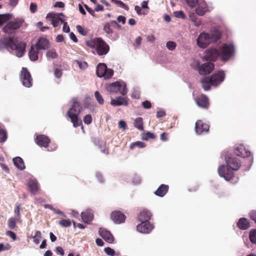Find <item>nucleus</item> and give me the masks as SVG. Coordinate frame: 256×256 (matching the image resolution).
<instances>
[{
  "instance_id": "29",
  "label": "nucleus",
  "mask_w": 256,
  "mask_h": 256,
  "mask_svg": "<svg viewBox=\"0 0 256 256\" xmlns=\"http://www.w3.org/2000/svg\"><path fill=\"white\" fill-rule=\"evenodd\" d=\"M201 84L202 88L205 90H208L210 88V86H212V81L210 77H205L202 78L201 80Z\"/></svg>"
},
{
  "instance_id": "22",
  "label": "nucleus",
  "mask_w": 256,
  "mask_h": 256,
  "mask_svg": "<svg viewBox=\"0 0 256 256\" xmlns=\"http://www.w3.org/2000/svg\"><path fill=\"white\" fill-rule=\"evenodd\" d=\"M196 6L197 7L196 9V13L198 16H204L208 10L207 4L204 2L200 0L198 2Z\"/></svg>"
},
{
  "instance_id": "35",
  "label": "nucleus",
  "mask_w": 256,
  "mask_h": 256,
  "mask_svg": "<svg viewBox=\"0 0 256 256\" xmlns=\"http://www.w3.org/2000/svg\"><path fill=\"white\" fill-rule=\"evenodd\" d=\"M134 126L135 128H138L139 130H143V122L142 118L140 117L137 118L134 122Z\"/></svg>"
},
{
  "instance_id": "51",
  "label": "nucleus",
  "mask_w": 256,
  "mask_h": 256,
  "mask_svg": "<svg viewBox=\"0 0 256 256\" xmlns=\"http://www.w3.org/2000/svg\"><path fill=\"white\" fill-rule=\"evenodd\" d=\"M104 251L108 255L110 256H114L115 254L114 250L110 247L106 248Z\"/></svg>"
},
{
  "instance_id": "46",
  "label": "nucleus",
  "mask_w": 256,
  "mask_h": 256,
  "mask_svg": "<svg viewBox=\"0 0 256 256\" xmlns=\"http://www.w3.org/2000/svg\"><path fill=\"white\" fill-rule=\"evenodd\" d=\"M156 138V136L154 133L147 132L143 136L142 138L145 140H148L149 139H154Z\"/></svg>"
},
{
  "instance_id": "41",
  "label": "nucleus",
  "mask_w": 256,
  "mask_h": 256,
  "mask_svg": "<svg viewBox=\"0 0 256 256\" xmlns=\"http://www.w3.org/2000/svg\"><path fill=\"white\" fill-rule=\"evenodd\" d=\"M58 54L54 49L49 50L46 53V57L52 59L56 58L58 57Z\"/></svg>"
},
{
  "instance_id": "36",
  "label": "nucleus",
  "mask_w": 256,
  "mask_h": 256,
  "mask_svg": "<svg viewBox=\"0 0 256 256\" xmlns=\"http://www.w3.org/2000/svg\"><path fill=\"white\" fill-rule=\"evenodd\" d=\"M11 14H0V26L8 21L11 18Z\"/></svg>"
},
{
  "instance_id": "49",
  "label": "nucleus",
  "mask_w": 256,
  "mask_h": 256,
  "mask_svg": "<svg viewBox=\"0 0 256 256\" xmlns=\"http://www.w3.org/2000/svg\"><path fill=\"white\" fill-rule=\"evenodd\" d=\"M60 22H64V20L61 18H57L55 20H52V24L54 28L58 27Z\"/></svg>"
},
{
  "instance_id": "59",
  "label": "nucleus",
  "mask_w": 256,
  "mask_h": 256,
  "mask_svg": "<svg viewBox=\"0 0 256 256\" xmlns=\"http://www.w3.org/2000/svg\"><path fill=\"white\" fill-rule=\"evenodd\" d=\"M118 127L120 128H123L124 130H126L127 128L126 122L122 120L119 121Z\"/></svg>"
},
{
  "instance_id": "53",
  "label": "nucleus",
  "mask_w": 256,
  "mask_h": 256,
  "mask_svg": "<svg viewBox=\"0 0 256 256\" xmlns=\"http://www.w3.org/2000/svg\"><path fill=\"white\" fill-rule=\"evenodd\" d=\"M14 212L16 216V218L20 220V204L16 205Z\"/></svg>"
},
{
  "instance_id": "58",
  "label": "nucleus",
  "mask_w": 256,
  "mask_h": 256,
  "mask_svg": "<svg viewBox=\"0 0 256 256\" xmlns=\"http://www.w3.org/2000/svg\"><path fill=\"white\" fill-rule=\"evenodd\" d=\"M117 21L118 22H122L123 24H126V18L125 16H119L117 18Z\"/></svg>"
},
{
  "instance_id": "38",
  "label": "nucleus",
  "mask_w": 256,
  "mask_h": 256,
  "mask_svg": "<svg viewBox=\"0 0 256 256\" xmlns=\"http://www.w3.org/2000/svg\"><path fill=\"white\" fill-rule=\"evenodd\" d=\"M8 138L7 132L5 130H0V142H4Z\"/></svg>"
},
{
  "instance_id": "56",
  "label": "nucleus",
  "mask_w": 256,
  "mask_h": 256,
  "mask_svg": "<svg viewBox=\"0 0 256 256\" xmlns=\"http://www.w3.org/2000/svg\"><path fill=\"white\" fill-rule=\"evenodd\" d=\"M57 18L58 16H56V14L54 12H49L46 16V19L51 18L52 20H55Z\"/></svg>"
},
{
  "instance_id": "62",
  "label": "nucleus",
  "mask_w": 256,
  "mask_h": 256,
  "mask_svg": "<svg viewBox=\"0 0 256 256\" xmlns=\"http://www.w3.org/2000/svg\"><path fill=\"white\" fill-rule=\"evenodd\" d=\"M250 218L256 222V210L252 211L249 214Z\"/></svg>"
},
{
  "instance_id": "43",
  "label": "nucleus",
  "mask_w": 256,
  "mask_h": 256,
  "mask_svg": "<svg viewBox=\"0 0 256 256\" xmlns=\"http://www.w3.org/2000/svg\"><path fill=\"white\" fill-rule=\"evenodd\" d=\"M250 240L254 244H256V230H252L250 232Z\"/></svg>"
},
{
  "instance_id": "25",
  "label": "nucleus",
  "mask_w": 256,
  "mask_h": 256,
  "mask_svg": "<svg viewBox=\"0 0 256 256\" xmlns=\"http://www.w3.org/2000/svg\"><path fill=\"white\" fill-rule=\"evenodd\" d=\"M35 46L39 50L47 49L49 46V41L45 38H40L38 39Z\"/></svg>"
},
{
  "instance_id": "18",
  "label": "nucleus",
  "mask_w": 256,
  "mask_h": 256,
  "mask_svg": "<svg viewBox=\"0 0 256 256\" xmlns=\"http://www.w3.org/2000/svg\"><path fill=\"white\" fill-rule=\"evenodd\" d=\"M111 219L116 224L124 222L126 216L120 211H114L111 214Z\"/></svg>"
},
{
  "instance_id": "45",
  "label": "nucleus",
  "mask_w": 256,
  "mask_h": 256,
  "mask_svg": "<svg viewBox=\"0 0 256 256\" xmlns=\"http://www.w3.org/2000/svg\"><path fill=\"white\" fill-rule=\"evenodd\" d=\"M114 74V70L110 68H108L106 67V70L105 74H104L103 77L105 79H108L110 78Z\"/></svg>"
},
{
  "instance_id": "27",
  "label": "nucleus",
  "mask_w": 256,
  "mask_h": 256,
  "mask_svg": "<svg viewBox=\"0 0 256 256\" xmlns=\"http://www.w3.org/2000/svg\"><path fill=\"white\" fill-rule=\"evenodd\" d=\"M168 185L162 184L154 192V194L158 196L162 197L168 192Z\"/></svg>"
},
{
  "instance_id": "55",
  "label": "nucleus",
  "mask_w": 256,
  "mask_h": 256,
  "mask_svg": "<svg viewBox=\"0 0 256 256\" xmlns=\"http://www.w3.org/2000/svg\"><path fill=\"white\" fill-rule=\"evenodd\" d=\"M142 105L144 108L146 109L150 108L152 106V104L148 100H145L142 102Z\"/></svg>"
},
{
  "instance_id": "52",
  "label": "nucleus",
  "mask_w": 256,
  "mask_h": 256,
  "mask_svg": "<svg viewBox=\"0 0 256 256\" xmlns=\"http://www.w3.org/2000/svg\"><path fill=\"white\" fill-rule=\"evenodd\" d=\"M187 4L191 8L195 7L200 2L198 0H186Z\"/></svg>"
},
{
  "instance_id": "50",
  "label": "nucleus",
  "mask_w": 256,
  "mask_h": 256,
  "mask_svg": "<svg viewBox=\"0 0 256 256\" xmlns=\"http://www.w3.org/2000/svg\"><path fill=\"white\" fill-rule=\"evenodd\" d=\"M84 122L86 124H89L92 123V118L90 114H86L84 118Z\"/></svg>"
},
{
  "instance_id": "48",
  "label": "nucleus",
  "mask_w": 256,
  "mask_h": 256,
  "mask_svg": "<svg viewBox=\"0 0 256 256\" xmlns=\"http://www.w3.org/2000/svg\"><path fill=\"white\" fill-rule=\"evenodd\" d=\"M174 15L177 18L185 19L186 18V14L182 10L176 11L174 12Z\"/></svg>"
},
{
  "instance_id": "2",
  "label": "nucleus",
  "mask_w": 256,
  "mask_h": 256,
  "mask_svg": "<svg viewBox=\"0 0 256 256\" xmlns=\"http://www.w3.org/2000/svg\"><path fill=\"white\" fill-rule=\"evenodd\" d=\"M220 38L219 31H214L210 34L202 33L197 39V44L201 48H206L211 42H216Z\"/></svg>"
},
{
  "instance_id": "4",
  "label": "nucleus",
  "mask_w": 256,
  "mask_h": 256,
  "mask_svg": "<svg viewBox=\"0 0 256 256\" xmlns=\"http://www.w3.org/2000/svg\"><path fill=\"white\" fill-rule=\"evenodd\" d=\"M82 110V107L78 102H74L72 107L67 112V116L70 118L71 122L74 128H77L82 122H78V116Z\"/></svg>"
},
{
  "instance_id": "5",
  "label": "nucleus",
  "mask_w": 256,
  "mask_h": 256,
  "mask_svg": "<svg viewBox=\"0 0 256 256\" xmlns=\"http://www.w3.org/2000/svg\"><path fill=\"white\" fill-rule=\"evenodd\" d=\"M107 90L111 93H119L124 96L128 92L126 84L122 81H116L107 85Z\"/></svg>"
},
{
  "instance_id": "15",
  "label": "nucleus",
  "mask_w": 256,
  "mask_h": 256,
  "mask_svg": "<svg viewBox=\"0 0 256 256\" xmlns=\"http://www.w3.org/2000/svg\"><path fill=\"white\" fill-rule=\"evenodd\" d=\"M214 66V64L210 62L204 63L198 68V73L200 75L208 74L213 70Z\"/></svg>"
},
{
  "instance_id": "61",
  "label": "nucleus",
  "mask_w": 256,
  "mask_h": 256,
  "mask_svg": "<svg viewBox=\"0 0 256 256\" xmlns=\"http://www.w3.org/2000/svg\"><path fill=\"white\" fill-rule=\"evenodd\" d=\"M6 234L10 236V238H12L13 240H16V234L14 232H12L10 230H8L6 232Z\"/></svg>"
},
{
  "instance_id": "54",
  "label": "nucleus",
  "mask_w": 256,
  "mask_h": 256,
  "mask_svg": "<svg viewBox=\"0 0 256 256\" xmlns=\"http://www.w3.org/2000/svg\"><path fill=\"white\" fill-rule=\"evenodd\" d=\"M30 11L32 13H34L37 10V5L36 3L32 2L30 6Z\"/></svg>"
},
{
  "instance_id": "17",
  "label": "nucleus",
  "mask_w": 256,
  "mask_h": 256,
  "mask_svg": "<svg viewBox=\"0 0 256 256\" xmlns=\"http://www.w3.org/2000/svg\"><path fill=\"white\" fill-rule=\"evenodd\" d=\"M36 143L41 147L47 148L50 142L49 138L44 134L38 135L35 138Z\"/></svg>"
},
{
  "instance_id": "63",
  "label": "nucleus",
  "mask_w": 256,
  "mask_h": 256,
  "mask_svg": "<svg viewBox=\"0 0 256 256\" xmlns=\"http://www.w3.org/2000/svg\"><path fill=\"white\" fill-rule=\"evenodd\" d=\"M142 40V38L140 36L137 37L135 40V44L134 45L136 46L137 47H138L140 45Z\"/></svg>"
},
{
  "instance_id": "42",
  "label": "nucleus",
  "mask_w": 256,
  "mask_h": 256,
  "mask_svg": "<svg viewBox=\"0 0 256 256\" xmlns=\"http://www.w3.org/2000/svg\"><path fill=\"white\" fill-rule=\"evenodd\" d=\"M111 2L114 3L120 7L124 8V10H128L129 8L128 6L122 2L118 0H111Z\"/></svg>"
},
{
  "instance_id": "10",
  "label": "nucleus",
  "mask_w": 256,
  "mask_h": 256,
  "mask_svg": "<svg viewBox=\"0 0 256 256\" xmlns=\"http://www.w3.org/2000/svg\"><path fill=\"white\" fill-rule=\"evenodd\" d=\"M219 51L214 48H208L205 50L204 58L206 60L214 62L219 56Z\"/></svg>"
},
{
  "instance_id": "64",
  "label": "nucleus",
  "mask_w": 256,
  "mask_h": 256,
  "mask_svg": "<svg viewBox=\"0 0 256 256\" xmlns=\"http://www.w3.org/2000/svg\"><path fill=\"white\" fill-rule=\"evenodd\" d=\"M146 38H147V40L148 42H150L151 43L154 42L156 40L154 36L152 34L148 36Z\"/></svg>"
},
{
  "instance_id": "28",
  "label": "nucleus",
  "mask_w": 256,
  "mask_h": 256,
  "mask_svg": "<svg viewBox=\"0 0 256 256\" xmlns=\"http://www.w3.org/2000/svg\"><path fill=\"white\" fill-rule=\"evenodd\" d=\"M38 50L37 48L34 46L32 45L30 48V50L28 52V56L30 58L32 61H35L38 59Z\"/></svg>"
},
{
  "instance_id": "26",
  "label": "nucleus",
  "mask_w": 256,
  "mask_h": 256,
  "mask_svg": "<svg viewBox=\"0 0 256 256\" xmlns=\"http://www.w3.org/2000/svg\"><path fill=\"white\" fill-rule=\"evenodd\" d=\"M237 226L241 230H246L250 226V225L248 219L242 218L239 219L237 223Z\"/></svg>"
},
{
  "instance_id": "34",
  "label": "nucleus",
  "mask_w": 256,
  "mask_h": 256,
  "mask_svg": "<svg viewBox=\"0 0 256 256\" xmlns=\"http://www.w3.org/2000/svg\"><path fill=\"white\" fill-rule=\"evenodd\" d=\"M112 27L114 28V25L112 24V20H111L104 24L103 30L106 34H112L114 32Z\"/></svg>"
},
{
  "instance_id": "19",
  "label": "nucleus",
  "mask_w": 256,
  "mask_h": 256,
  "mask_svg": "<svg viewBox=\"0 0 256 256\" xmlns=\"http://www.w3.org/2000/svg\"><path fill=\"white\" fill-rule=\"evenodd\" d=\"M128 98L124 96H118L111 100L110 104L113 106H128Z\"/></svg>"
},
{
  "instance_id": "39",
  "label": "nucleus",
  "mask_w": 256,
  "mask_h": 256,
  "mask_svg": "<svg viewBox=\"0 0 256 256\" xmlns=\"http://www.w3.org/2000/svg\"><path fill=\"white\" fill-rule=\"evenodd\" d=\"M58 224L62 227H69L72 224V222L70 220H62L58 222Z\"/></svg>"
},
{
  "instance_id": "57",
  "label": "nucleus",
  "mask_w": 256,
  "mask_h": 256,
  "mask_svg": "<svg viewBox=\"0 0 256 256\" xmlns=\"http://www.w3.org/2000/svg\"><path fill=\"white\" fill-rule=\"evenodd\" d=\"M62 72L60 70L56 68L54 72V74L57 78H60L62 76Z\"/></svg>"
},
{
  "instance_id": "1",
  "label": "nucleus",
  "mask_w": 256,
  "mask_h": 256,
  "mask_svg": "<svg viewBox=\"0 0 256 256\" xmlns=\"http://www.w3.org/2000/svg\"><path fill=\"white\" fill-rule=\"evenodd\" d=\"M26 44L14 37H6L0 39V50L10 49L14 50L18 57H22L26 50Z\"/></svg>"
},
{
  "instance_id": "7",
  "label": "nucleus",
  "mask_w": 256,
  "mask_h": 256,
  "mask_svg": "<svg viewBox=\"0 0 256 256\" xmlns=\"http://www.w3.org/2000/svg\"><path fill=\"white\" fill-rule=\"evenodd\" d=\"M219 56L222 61H227L234 54V48L231 44H224L219 47Z\"/></svg>"
},
{
  "instance_id": "9",
  "label": "nucleus",
  "mask_w": 256,
  "mask_h": 256,
  "mask_svg": "<svg viewBox=\"0 0 256 256\" xmlns=\"http://www.w3.org/2000/svg\"><path fill=\"white\" fill-rule=\"evenodd\" d=\"M20 78L23 86L27 88H30L32 86V80L30 74L26 68H22Z\"/></svg>"
},
{
  "instance_id": "6",
  "label": "nucleus",
  "mask_w": 256,
  "mask_h": 256,
  "mask_svg": "<svg viewBox=\"0 0 256 256\" xmlns=\"http://www.w3.org/2000/svg\"><path fill=\"white\" fill-rule=\"evenodd\" d=\"M24 20L22 19H15L8 22L3 28L2 31L8 34H14L22 25Z\"/></svg>"
},
{
  "instance_id": "3",
  "label": "nucleus",
  "mask_w": 256,
  "mask_h": 256,
  "mask_svg": "<svg viewBox=\"0 0 256 256\" xmlns=\"http://www.w3.org/2000/svg\"><path fill=\"white\" fill-rule=\"evenodd\" d=\"M92 44H87L90 47L95 48L98 56L106 55L110 50V46L101 38H96L92 40Z\"/></svg>"
},
{
  "instance_id": "47",
  "label": "nucleus",
  "mask_w": 256,
  "mask_h": 256,
  "mask_svg": "<svg viewBox=\"0 0 256 256\" xmlns=\"http://www.w3.org/2000/svg\"><path fill=\"white\" fill-rule=\"evenodd\" d=\"M166 46L169 50H174L176 46V44L173 41H168L166 42Z\"/></svg>"
},
{
  "instance_id": "14",
  "label": "nucleus",
  "mask_w": 256,
  "mask_h": 256,
  "mask_svg": "<svg viewBox=\"0 0 256 256\" xmlns=\"http://www.w3.org/2000/svg\"><path fill=\"white\" fill-rule=\"evenodd\" d=\"M226 165L232 170H238L240 166V162L237 158L232 156H229L226 158Z\"/></svg>"
},
{
  "instance_id": "12",
  "label": "nucleus",
  "mask_w": 256,
  "mask_h": 256,
  "mask_svg": "<svg viewBox=\"0 0 256 256\" xmlns=\"http://www.w3.org/2000/svg\"><path fill=\"white\" fill-rule=\"evenodd\" d=\"M210 78L212 81V86H216L224 80L225 74L223 70H220L214 73Z\"/></svg>"
},
{
  "instance_id": "40",
  "label": "nucleus",
  "mask_w": 256,
  "mask_h": 256,
  "mask_svg": "<svg viewBox=\"0 0 256 256\" xmlns=\"http://www.w3.org/2000/svg\"><path fill=\"white\" fill-rule=\"evenodd\" d=\"M136 146L140 148H143L146 146V144L143 142L137 141L136 142L132 143L130 145V148L131 150H133Z\"/></svg>"
},
{
  "instance_id": "44",
  "label": "nucleus",
  "mask_w": 256,
  "mask_h": 256,
  "mask_svg": "<svg viewBox=\"0 0 256 256\" xmlns=\"http://www.w3.org/2000/svg\"><path fill=\"white\" fill-rule=\"evenodd\" d=\"M94 96L100 104L102 105L104 104V100L98 91L95 92Z\"/></svg>"
},
{
  "instance_id": "32",
  "label": "nucleus",
  "mask_w": 256,
  "mask_h": 256,
  "mask_svg": "<svg viewBox=\"0 0 256 256\" xmlns=\"http://www.w3.org/2000/svg\"><path fill=\"white\" fill-rule=\"evenodd\" d=\"M81 217L82 221L87 224L92 222L94 218L92 214L88 212H82L81 214Z\"/></svg>"
},
{
  "instance_id": "60",
  "label": "nucleus",
  "mask_w": 256,
  "mask_h": 256,
  "mask_svg": "<svg viewBox=\"0 0 256 256\" xmlns=\"http://www.w3.org/2000/svg\"><path fill=\"white\" fill-rule=\"evenodd\" d=\"M64 26L62 28L63 32H69L70 30V28L69 26L68 25L67 22H64Z\"/></svg>"
},
{
  "instance_id": "30",
  "label": "nucleus",
  "mask_w": 256,
  "mask_h": 256,
  "mask_svg": "<svg viewBox=\"0 0 256 256\" xmlns=\"http://www.w3.org/2000/svg\"><path fill=\"white\" fill-rule=\"evenodd\" d=\"M106 64H104V63L99 64L96 67V75L100 78L103 77L104 74L106 72Z\"/></svg>"
},
{
  "instance_id": "16",
  "label": "nucleus",
  "mask_w": 256,
  "mask_h": 256,
  "mask_svg": "<svg viewBox=\"0 0 256 256\" xmlns=\"http://www.w3.org/2000/svg\"><path fill=\"white\" fill-rule=\"evenodd\" d=\"M141 223L137 226V230L142 233L148 234L154 228L150 221L140 222Z\"/></svg>"
},
{
  "instance_id": "11",
  "label": "nucleus",
  "mask_w": 256,
  "mask_h": 256,
  "mask_svg": "<svg viewBox=\"0 0 256 256\" xmlns=\"http://www.w3.org/2000/svg\"><path fill=\"white\" fill-rule=\"evenodd\" d=\"M210 130V126L202 120H198L195 124V131L197 134L200 135L207 133Z\"/></svg>"
},
{
  "instance_id": "8",
  "label": "nucleus",
  "mask_w": 256,
  "mask_h": 256,
  "mask_svg": "<svg viewBox=\"0 0 256 256\" xmlns=\"http://www.w3.org/2000/svg\"><path fill=\"white\" fill-rule=\"evenodd\" d=\"M234 171L236 170H232L227 165H222L218 169L219 175L227 181L230 180L234 178Z\"/></svg>"
},
{
  "instance_id": "37",
  "label": "nucleus",
  "mask_w": 256,
  "mask_h": 256,
  "mask_svg": "<svg viewBox=\"0 0 256 256\" xmlns=\"http://www.w3.org/2000/svg\"><path fill=\"white\" fill-rule=\"evenodd\" d=\"M78 32L82 36H86L88 33V30L86 28H84L80 25L76 26Z\"/></svg>"
},
{
  "instance_id": "13",
  "label": "nucleus",
  "mask_w": 256,
  "mask_h": 256,
  "mask_svg": "<svg viewBox=\"0 0 256 256\" xmlns=\"http://www.w3.org/2000/svg\"><path fill=\"white\" fill-rule=\"evenodd\" d=\"M194 100L196 104L201 108L208 109L209 107L208 98L205 94H202L197 96Z\"/></svg>"
},
{
  "instance_id": "33",
  "label": "nucleus",
  "mask_w": 256,
  "mask_h": 256,
  "mask_svg": "<svg viewBox=\"0 0 256 256\" xmlns=\"http://www.w3.org/2000/svg\"><path fill=\"white\" fill-rule=\"evenodd\" d=\"M19 222L20 219L16 217H11L8 220V227L10 229L14 230L16 227V223Z\"/></svg>"
},
{
  "instance_id": "20",
  "label": "nucleus",
  "mask_w": 256,
  "mask_h": 256,
  "mask_svg": "<svg viewBox=\"0 0 256 256\" xmlns=\"http://www.w3.org/2000/svg\"><path fill=\"white\" fill-rule=\"evenodd\" d=\"M98 232L101 237H102L106 242L112 244L114 241V238L110 232L107 230L100 228Z\"/></svg>"
},
{
  "instance_id": "21",
  "label": "nucleus",
  "mask_w": 256,
  "mask_h": 256,
  "mask_svg": "<svg viewBox=\"0 0 256 256\" xmlns=\"http://www.w3.org/2000/svg\"><path fill=\"white\" fill-rule=\"evenodd\" d=\"M28 186L32 194H36L40 190L38 182L36 180H30Z\"/></svg>"
},
{
  "instance_id": "24",
  "label": "nucleus",
  "mask_w": 256,
  "mask_h": 256,
  "mask_svg": "<svg viewBox=\"0 0 256 256\" xmlns=\"http://www.w3.org/2000/svg\"><path fill=\"white\" fill-rule=\"evenodd\" d=\"M152 216V214L150 212L144 209L139 214L138 216V220L140 222L150 221Z\"/></svg>"
},
{
  "instance_id": "31",
  "label": "nucleus",
  "mask_w": 256,
  "mask_h": 256,
  "mask_svg": "<svg viewBox=\"0 0 256 256\" xmlns=\"http://www.w3.org/2000/svg\"><path fill=\"white\" fill-rule=\"evenodd\" d=\"M13 162L15 166L20 170L25 168V166L23 160L19 156L13 158Z\"/></svg>"
},
{
  "instance_id": "23",
  "label": "nucleus",
  "mask_w": 256,
  "mask_h": 256,
  "mask_svg": "<svg viewBox=\"0 0 256 256\" xmlns=\"http://www.w3.org/2000/svg\"><path fill=\"white\" fill-rule=\"evenodd\" d=\"M235 154L243 158L251 156V152L246 150L243 145L238 146L235 150Z\"/></svg>"
}]
</instances>
